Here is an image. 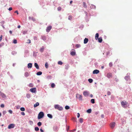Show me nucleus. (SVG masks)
<instances>
[{
	"label": "nucleus",
	"instance_id": "nucleus-7",
	"mask_svg": "<svg viewBox=\"0 0 132 132\" xmlns=\"http://www.w3.org/2000/svg\"><path fill=\"white\" fill-rule=\"evenodd\" d=\"M30 91L32 93H35L36 91V88H32L30 89Z\"/></svg>",
	"mask_w": 132,
	"mask_h": 132
},
{
	"label": "nucleus",
	"instance_id": "nucleus-20",
	"mask_svg": "<svg viewBox=\"0 0 132 132\" xmlns=\"http://www.w3.org/2000/svg\"><path fill=\"white\" fill-rule=\"evenodd\" d=\"M99 34L98 33H97L96 34L95 38L96 40H97L98 38Z\"/></svg>",
	"mask_w": 132,
	"mask_h": 132
},
{
	"label": "nucleus",
	"instance_id": "nucleus-41",
	"mask_svg": "<svg viewBox=\"0 0 132 132\" xmlns=\"http://www.w3.org/2000/svg\"><path fill=\"white\" fill-rule=\"evenodd\" d=\"M20 109L22 111H25V109L23 107L21 108Z\"/></svg>",
	"mask_w": 132,
	"mask_h": 132
},
{
	"label": "nucleus",
	"instance_id": "nucleus-32",
	"mask_svg": "<svg viewBox=\"0 0 132 132\" xmlns=\"http://www.w3.org/2000/svg\"><path fill=\"white\" fill-rule=\"evenodd\" d=\"M83 118H80L79 119V120L80 122L81 123H82L83 122Z\"/></svg>",
	"mask_w": 132,
	"mask_h": 132
},
{
	"label": "nucleus",
	"instance_id": "nucleus-38",
	"mask_svg": "<svg viewBox=\"0 0 132 132\" xmlns=\"http://www.w3.org/2000/svg\"><path fill=\"white\" fill-rule=\"evenodd\" d=\"M55 85L53 83H52L51 85V86L52 88H54L55 87Z\"/></svg>",
	"mask_w": 132,
	"mask_h": 132
},
{
	"label": "nucleus",
	"instance_id": "nucleus-55",
	"mask_svg": "<svg viewBox=\"0 0 132 132\" xmlns=\"http://www.w3.org/2000/svg\"><path fill=\"white\" fill-rule=\"evenodd\" d=\"M8 10L10 11H11L12 10V8L11 7H10L9 9Z\"/></svg>",
	"mask_w": 132,
	"mask_h": 132
},
{
	"label": "nucleus",
	"instance_id": "nucleus-13",
	"mask_svg": "<svg viewBox=\"0 0 132 132\" xmlns=\"http://www.w3.org/2000/svg\"><path fill=\"white\" fill-rule=\"evenodd\" d=\"M29 20H32L33 21H35L36 20L35 18H34L33 17H30V16L29 17Z\"/></svg>",
	"mask_w": 132,
	"mask_h": 132
},
{
	"label": "nucleus",
	"instance_id": "nucleus-54",
	"mask_svg": "<svg viewBox=\"0 0 132 132\" xmlns=\"http://www.w3.org/2000/svg\"><path fill=\"white\" fill-rule=\"evenodd\" d=\"M80 116V114L79 113H78L77 114V117L78 118H79Z\"/></svg>",
	"mask_w": 132,
	"mask_h": 132
},
{
	"label": "nucleus",
	"instance_id": "nucleus-11",
	"mask_svg": "<svg viewBox=\"0 0 132 132\" xmlns=\"http://www.w3.org/2000/svg\"><path fill=\"white\" fill-rule=\"evenodd\" d=\"M99 71L97 70H95L93 71V73L94 74H97L99 72Z\"/></svg>",
	"mask_w": 132,
	"mask_h": 132
},
{
	"label": "nucleus",
	"instance_id": "nucleus-24",
	"mask_svg": "<svg viewBox=\"0 0 132 132\" xmlns=\"http://www.w3.org/2000/svg\"><path fill=\"white\" fill-rule=\"evenodd\" d=\"M92 111V110L91 109H88L87 111V112L88 113H90Z\"/></svg>",
	"mask_w": 132,
	"mask_h": 132
},
{
	"label": "nucleus",
	"instance_id": "nucleus-27",
	"mask_svg": "<svg viewBox=\"0 0 132 132\" xmlns=\"http://www.w3.org/2000/svg\"><path fill=\"white\" fill-rule=\"evenodd\" d=\"M24 75L26 77H28L29 76V73L28 72H26L25 73Z\"/></svg>",
	"mask_w": 132,
	"mask_h": 132
},
{
	"label": "nucleus",
	"instance_id": "nucleus-57",
	"mask_svg": "<svg viewBox=\"0 0 132 132\" xmlns=\"http://www.w3.org/2000/svg\"><path fill=\"white\" fill-rule=\"evenodd\" d=\"M14 13H17V14H19V13L17 11H15L14 12Z\"/></svg>",
	"mask_w": 132,
	"mask_h": 132
},
{
	"label": "nucleus",
	"instance_id": "nucleus-61",
	"mask_svg": "<svg viewBox=\"0 0 132 132\" xmlns=\"http://www.w3.org/2000/svg\"><path fill=\"white\" fill-rule=\"evenodd\" d=\"M109 53H110L109 52H107L106 53L107 55H108Z\"/></svg>",
	"mask_w": 132,
	"mask_h": 132
},
{
	"label": "nucleus",
	"instance_id": "nucleus-31",
	"mask_svg": "<svg viewBox=\"0 0 132 132\" xmlns=\"http://www.w3.org/2000/svg\"><path fill=\"white\" fill-rule=\"evenodd\" d=\"M58 64H60V65H62V64H63V63L61 61H59L58 62Z\"/></svg>",
	"mask_w": 132,
	"mask_h": 132
},
{
	"label": "nucleus",
	"instance_id": "nucleus-8",
	"mask_svg": "<svg viewBox=\"0 0 132 132\" xmlns=\"http://www.w3.org/2000/svg\"><path fill=\"white\" fill-rule=\"evenodd\" d=\"M112 74L111 73H107L106 77L108 78H110L112 77Z\"/></svg>",
	"mask_w": 132,
	"mask_h": 132
},
{
	"label": "nucleus",
	"instance_id": "nucleus-21",
	"mask_svg": "<svg viewBox=\"0 0 132 132\" xmlns=\"http://www.w3.org/2000/svg\"><path fill=\"white\" fill-rule=\"evenodd\" d=\"M98 39V42H99L101 43L102 42V39L101 37H100L99 38H98V39Z\"/></svg>",
	"mask_w": 132,
	"mask_h": 132
},
{
	"label": "nucleus",
	"instance_id": "nucleus-22",
	"mask_svg": "<svg viewBox=\"0 0 132 132\" xmlns=\"http://www.w3.org/2000/svg\"><path fill=\"white\" fill-rule=\"evenodd\" d=\"M47 116L50 118H52L53 117L50 114H47Z\"/></svg>",
	"mask_w": 132,
	"mask_h": 132
},
{
	"label": "nucleus",
	"instance_id": "nucleus-63",
	"mask_svg": "<svg viewBox=\"0 0 132 132\" xmlns=\"http://www.w3.org/2000/svg\"><path fill=\"white\" fill-rule=\"evenodd\" d=\"M90 96L91 97H93V95H92V94H90Z\"/></svg>",
	"mask_w": 132,
	"mask_h": 132
},
{
	"label": "nucleus",
	"instance_id": "nucleus-36",
	"mask_svg": "<svg viewBox=\"0 0 132 132\" xmlns=\"http://www.w3.org/2000/svg\"><path fill=\"white\" fill-rule=\"evenodd\" d=\"M35 130L36 131H38L39 130V128L38 127H35Z\"/></svg>",
	"mask_w": 132,
	"mask_h": 132
},
{
	"label": "nucleus",
	"instance_id": "nucleus-2",
	"mask_svg": "<svg viewBox=\"0 0 132 132\" xmlns=\"http://www.w3.org/2000/svg\"><path fill=\"white\" fill-rule=\"evenodd\" d=\"M44 115V113L43 112H40L38 114V119H40L43 117Z\"/></svg>",
	"mask_w": 132,
	"mask_h": 132
},
{
	"label": "nucleus",
	"instance_id": "nucleus-60",
	"mask_svg": "<svg viewBox=\"0 0 132 132\" xmlns=\"http://www.w3.org/2000/svg\"><path fill=\"white\" fill-rule=\"evenodd\" d=\"M29 123H31L32 124L33 123V122L32 121H31V120L29 121Z\"/></svg>",
	"mask_w": 132,
	"mask_h": 132
},
{
	"label": "nucleus",
	"instance_id": "nucleus-30",
	"mask_svg": "<svg viewBox=\"0 0 132 132\" xmlns=\"http://www.w3.org/2000/svg\"><path fill=\"white\" fill-rule=\"evenodd\" d=\"M91 102L92 103H95V100L94 99H92L91 100Z\"/></svg>",
	"mask_w": 132,
	"mask_h": 132
},
{
	"label": "nucleus",
	"instance_id": "nucleus-39",
	"mask_svg": "<svg viewBox=\"0 0 132 132\" xmlns=\"http://www.w3.org/2000/svg\"><path fill=\"white\" fill-rule=\"evenodd\" d=\"M57 129L58 127L57 126H55L54 127V129L55 130H57Z\"/></svg>",
	"mask_w": 132,
	"mask_h": 132
},
{
	"label": "nucleus",
	"instance_id": "nucleus-18",
	"mask_svg": "<svg viewBox=\"0 0 132 132\" xmlns=\"http://www.w3.org/2000/svg\"><path fill=\"white\" fill-rule=\"evenodd\" d=\"M39 103L38 102H37L35 104H34V108H36V107H37V106H39Z\"/></svg>",
	"mask_w": 132,
	"mask_h": 132
},
{
	"label": "nucleus",
	"instance_id": "nucleus-50",
	"mask_svg": "<svg viewBox=\"0 0 132 132\" xmlns=\"http://www.w3.org/2000/svg\"><path fill=\"white\" fill-rule=\"evenodd\" d=\"M4 105L3 104H1V108H4Z\"/></svg>",
	"mask_w": 132,
	"mask_h": 132
},
{
	"label": "nucleus",
	"instance_id": "nucleus-46",
	"mask_svg": "<svg viewBox=\"0 0 132 132\" xmlns=\"http://www.w3.org/2000/svg\"><path fill=\"white\" fill-rule=\"evenodd\" d=\"M113 64L112 63L110 62L109 63V66L110 67H111L112 66Z\"/></svg>",
	"mask_w": 132,
	"mask_h": 132
},
{
	"label": "nucleus",
	"instance_id": "nucleus-52",
	"mask_svg": "<svg viewBox=\"0 0 132 132\" xmlns=\"http://www.w3.org/2000/svg\"><path fill=\"white\" fill-rule=\"evenodd\" d=\"M129 77L128 76H126L125 77V78L126 79H129Z\"/></svg>",
	"mask_w": 132,
	"mask_h": 132
},
{
	"label": "nucleus",
	"instance_id": "nucleus-17",
	"mask_svg": "<svg viewBox=\"0 0 132 132\" xmlns=\"http://www.w3.org/2000/svg\"><path fill=\"white\" fill-rule=\"evenodd\" d=\"M44 49V46L42 47L40 49V51L41 52H43Z\"/></svg>",
	"mask_w": 132,
	"mask_h": 132
},
{
	"label": "nucleus",
	"instance_id": "nucleus-43",
	"mask_svg": "<svg viewBox=\"0 0 132 132\" xmlns=\"http://www.w3.org/2000/svg\"><path fill=\"white\" fill-rule=\"evenodd\" d=\"M57 9L59 11H60L61 10V8L60 7H59L57 8Z\"/></svg>",
	"mask_w": 132,
	"mask_h": 132
},
{
	"label": "nucleus",
	"instance_id": "nucleus-40",
	"mask_svg": "<svg viewBox=\"0 0 132 132\" xmlns=\"http://www.w3.org/2000/svg\"><path fill=\"white\" fill-rule=\"evenodd\" d=\"M26 97L28 98H29L30 97V95L29 94H27L26 95Z\"/></svg>",
	"mask_w": 132,
	"mask_h": 132
},
{
	"label": "nucleus",
	"instance_id": "nucleus-34",
	"mask_svg": "<svg viewBox=\"0 0 132 132\" xmlns=\"http://www.w3.org/2000/svg\"><path fill=\"white\" fill-rule=\"evenodd\" d=\"M80 46V44H76L75 46V47L77 48H78Z\"/></svg>",
	"mask_w": 132,
	"mask_h": 132
},
{
	"label": "nucleus",
	"instance_id": "nucleus-12",
	"mask_svg": "<svg viewBox=\"0 0 132 132\" xmlns=\"http://www.w3.org/2000/svg\"><path fill=\"white\" fill-rule=\"evenodd\" d=\"M0 95L3 98H5L6 97V96L4 93L0 92Z\"/></svg>",
	"mask_w": 132,
	"mask_h": 132
},
{
	"label": "nucleus",
	"instance_id": "nucleus-56",
	"mask_svg": "<svg viewBox=\"0 0 132 132\" xmlns=\"http://www.w3.org/2000/svg\"><path fill=\"white\" fill-rule=\"evenodd\" d=\"M71 19V16H69L68 17V19L70 20Z\"/></svg>",
	"mask_w": 132,
	"mask_h": 132
},
{
	"label": "nucleus",
	"instance_id": "nucleus-3",
	"mask_svg": "<svg viewBox=\"0 0 132 132\" xmlns=\"http://www.w3.org/2000/svg\"><path fill=\"white\" fill-rule=\"evenodd\" d=\"M15 127L14 124H11L9 125L8 128L9 129L13 128Z\"/></svg>",
	"mask_w": 132,
	"mask_h": 132
},
{
	"label": "nucleus",
	"instance_id": "nucleus-59",
	"mask_svg": "<svg viewBox=\"0 0 132 132\" xmlns=\"http://www.w3.org/2000/svg\"><path fill=\"white\" fill-rule=\"evenodd\" d=\"M40 130L41 132H44L43 130V129H42L41 128L40 129Z\"/></svg>",
	"mask_w": 132,
	"mask_h": 132
},
{
	"label": "nucleus",
	"instance_id": "nucleus-64",
	"mask_svg": "<svg viewBox=\"0 0 132 132\" xmlns=\"http://www.w3.org/2000/svg\"><path fill=\"white\" fill-rule=\"evenodd\" d=\"M10 32V33L11 34L12 33V31L11 30H10L9 31Z\"/></svg>",
	"mask_w": 132,
	"mask_h": 132
},
{
	"label": "nucleus",
	"instance_id": "nucleus-19",
	"mask_svg": "<svg viewBox=\"0 0 132 132\" xmlns=\"http://www.w3.org/2000/svg\"><path fill=\"white\" fill-rule=\"evenodd\" d=\"M76 52L75 51H72L71 52L70 54L72 56H74L75 55Z\"/></svg>",
	"mask_w": 132,
	"mask_h": 132
},
{
	"label": "nucleus",
	"instance_id": "nucleus-4",
	"mask_svg": "<svg viewBox=\"0 0 132 132\" xmlns=\"http://www.w3.org/2000/svg\"><path fill=\"white\" fill-rule=\"evenodd\" d=\"M83 94L84 96H88L89 94V93L88 92L84 91L83 92Z\"/></svg>",
	"mask_w": 132,
	"mask_h": 132
},
{
	"label": "nucleus",
	"instance_id": "nucleus-28",
	"mask_svg": "<svg viewBox=\"0 0 132 132\" xmlns=\"http://www.w3.org/2000/svg\"><path fill=\"white\" fill-rule=\"evenodd\" d=\"M45 66L46 68H47L48 67V65L47 62H46L45 65Z\"/></svg>",
	"mask_w": 132,
	"mask_h": 132
},
{
	"label": "nucleus",
	"instance_id": "nucleus-5",
	"mask_svg": "<svg viewBox=\"0 0 132 132\" xmlns=\"http://www.w3.org/2000/svg\"><path fill=\"white\" fill-rule=\"evenodd\" d=\"M115 123L114 122H113L111 123L110 124V127L112 128H113L115 127Z\"/></svg>",
	"mask_w": 132,
	"mask_h": 132
},
{
	"label": "nucleus",
	"instance_id": "nucleus-16",
	"mask_svg": "<svg viewBox=\"0 0 132 132\" xmlns=\"http://www.w3.org/2000/svg\"><path fill=\"white\" fill-rule=\"evenodd\" d=\"M32 64L31 63H29L28 64V68H31L32 67Z\"/></svg>",
	"mask_w": 132,
	"mask_h": 132
},
{
	"label": "nucleus",
	"instance_id": "nucleus-23",
	"mask_svg": "<svg viewBox=\"0 0 132 132\" xmlns=\"http://www.w3.org/2000/svg\"><path fill=\"white\" fill-rule=\"evenodd\" d=\"M90 7L92 9H95L96 8L95 6L93 4H91Z\"/></svg>",
	"mask_w": 132,
	"mask_h": 132
},
{
	"label": "nucleus",
	"instance_id": "nucleus-58",
	"mask_svg": "<svg viewBox=\"0 0 132 132\" xmlns=\"http://www.w3.org/2000/svg\"><path fill=\"white\" fill-rule=\"evenodd\" d=\"M101 117L102 118H104V116L103 114H102L101 116Z\"/></svg>",
	"mask_w": 132,
	"mask_h": 132
},
{
	"label": "nucleus",
	"instance_id": "nucleus-1",
	"mask_svg": "<svg viewBox=\"0 0 132 132\" xmlns=\"http://www.w3.org/2000/svg\"><path fill=\"white\" fill-rule=\"evenodd\" d=\"M54 108L55 109H57L60 111L62 110L63 109L62 107L60 106L59 105H55Z\"/></svg>",
	"mask_w": 132,
	"mask_h": 132
},
{
	"label": "nucleus",
	"instance_id": "nucleus-53",
	"mask_svg": "<svg viewBox=\"0 0 132 132\" xmlns=\"http://www.w3.org/2000/svg\"><path fill=\"white\" fill-rule=\"evenodd\" d=\"M21 114L23 116H24L25 115V114L24 112H21Z\"/></svg>",
	"mask_w": 132,
	"mask_h": 132
},
{
	"label": "nucleus",
	"instance_id": "nucleus-10",
	"mask_svg": "<svg viewBox=\"0 0 132 132\" xmlns=\"http://www.w3.org/2000/svg\"><path fill=\"white\" fill-rule=\"evenodd\" d=\"M78 96V98L79 100H82V96L81 95H80L78 94H76V97H77V96Z\"/></svg>",
	"mask_w": 132,
	"mask_h": 132
},
{
	"label": "nucleus",
	"instance_id": "nucleus-14",
	"mask_svg": "<svg viewBox=\"0 0 132 132\" xmlns=\"http://www.w3.org/2000/svg\"><path fill=\"white\" fill-rule=\"evenodd\" d=\"M34 65L37 69H39V67L37 63H35Z\"/></svg>",
	"mask_w": 132,
	"mask_h": 132
},
{
	"label": "nucleus",
	"instance_id": "nucleus-48",
	"mask_svg": "<svg viewBox=\"0 0 132 132\" xmlns=\"http://www.w3.org/2000/svg\"><path fill=\"white\" fill-rule=\"evenodd\" d=\"M111 94V93L110 92H109V91H108L107 92V94L108 95H110Z\"/></svg>",
	"mask_w": 132,
	"mask_h": 132
},
{
	"label": "nucleus",
	"instance_id": "nucleus-62",
	"mask_svg": "<svg viewBox=\"0 0 132 132\" xmlns=\"http://www.w3.org/2000/svg\"><path fill=\"white\" fill-rule=\"evenodd\" d=\"M21 27V26L20 25H19L18 26V28H20Z\"/></svg>",
	"mask_w": 132,
	"mask_h": 132
},
{
	"label": "nucleus",
	"instance_id": "nucleus-6",
	"mask_svg": "<svg viewBox=\"0 0 132 132\" xmlns=\"http://www.w3.org/2000/svg\"><path fill=\"white\" fill-rule=\"evenodd\" d=\"M121 103L122 106L123 107H125V106L127 105V103L126 101L125 102L122 101L121 102Z\"/></svg>",
	"mask_w": 132,
	"mask_h": 132
},
{
	"label": "nucleus",
	"instance_id": "nucleus-26",
	"mask_svg": "<svg viewBox=\"0 0 132 132\" xmlns=\"http://www.w3.org/2000/svg\"><path fill=\"white\" fill-rule=\"evenodd\" d=\"M83 5L84 7L85 8H87V5L86 4V3H85L84 2H83Z\"/></svg>",
	"mask_w": 132,
	"mask_h": 132
},
{
	"label": "nucleus",
	"instance_id": "nucleus-9",
	"mask_svg": "<svg viewBox=\"0 0 132 132\" xmlns=\"http://www.w3.org/2000/svg\"><path fill=\"white\" fill-rule=\"evenodd\" d=\"M52 28V27L51 26H48L47 28L46 29V31L49 32Z\"/></svg>",
	"mask_w": 132,
	"mask_h": 132
},
{
	"label": "nucleus",
	"instance_id": "nucleus-45",
	"mask_svg": "<svg viewBox=\"0 0 132 132\" xmlns=\"http://www.w3.org/2000/svg\"><path fill=\"white\" fill-rule=\"evenodd\" d=\"M27 31H22V33L24 35L27 33Z\"/></svg>",
	"mask_w": 132,
	"mask_h": 132
},
{
	"label": "nucleus",
	"instance_id": "nucleus-35",
	"mask_svg": "<svg viewBox=\"0 0 132 132\" xmlns=\"http://www.w3.org/2000/svg\"><path fill=\"white\" fill-rule=\"evenodd\" d=\"M37 125L38 126H40L42 125V123L40 122H38L37 123Z\"/></svg>",
	"mask_w": 132,
	"mask_h": 132
},
{
	"label": "nucleus",
	"instance_id": "nucleus-44",
	"mask_svg": "<svg viewBox=\"0 0 132 132\" xmlns=\"http://www.w3.org/2000/svg\"><path fill=\"white\" fill-rule=\"evenodd\" d=\"M29 86L30 87H32L33 86V84L32 83H30L29 84Z\"/></svg>",
	"mask_w": 132,
	"mask_h": 132
},
{
	"label": "nucleus",
	"instance_id": "nucleus-25",
	"mask_svg": "<svg viewBox=\"0 0 132 132\" xmlns=\"http://www.w3.org/2000/svg\"><path fill=\"white\" fill-rule=\"evenodd\" d=\"M42 74V72L39 71L37 72V75H40Z\"/></svg>",
	"mask_w": 132,
	"mask_h": 132
},
{
	"label": "nucleus",
	"instance_id": "nucleus-29",
	"mask_svg": "<svg viewBox=\"0 0 132 132\" xmlns=\"http://www.w3.org/2000/svg\"><path fill=\"white\" fill-rule=\"evenodd\" d=\"M42 39L44 40H46V37L44 36H42Z\"/></svg>",
	"mask_w": 132,
	"mask_h": 132
},
{
	"label": "nucleus",
	"instance_id": "nucleus-42",
	"mask_svg": "<svg viewBox=\"0 0 132 132\" xmlns=\"http://www.w3.org/2000/svg\"><path fill=\"white\" fill-rule=\"evenodd\" d=\"M17 41L16 39H14L13 41V43L14 44H15L17 43Z\"/></svg>",
	"mask_w": 132,
	"mask_h": 132
},
{
	"label": "nucleus",
	"instance_id": "nucleus-37",
	"mask_svg": "<svg viewBox=\"0 0 132 132\" xmlns=\"http://www.w3.org/2000/svg\"><path fill=\"white\" fill-rule=\"evenodd\" d=\"M70 108V107L68 106H66L65 107V108L66 110L69 109Z\"/></svg>",
	"mask_w": 132,
	"mask_h": 132
},
{
	"label": "nucleus",
	"instance_id": "nucleus-49",
	"mask_svg": "<svg viewBox=\"0 0 132 132\" xmlns=\"http://www.w3.org/2000/svg\"><path fill=\"white\" fill-rule=\"evenodd\" d=\"M8 112L10 114H12L13 112L11 110H9Z\"/></svg>",
	"mask_w": 132,
	"mask_h": 132
},
{
	"label": "nucleus",
	"instance_id": "nucleus-47",
	"mask_svg": "<svg viewBox=\"0 0 132 132\" xmlns=\"http://www.w3.org/2000/svg\"><path fill=\"white\" fill-rule=\"evenodd\" d=\"M34 39L35 40H37V38L36 36H34Z\"/></svg>",
	"mask_w": 132,
	"mask_h": 132
},
{
	"label": "nucleus",
	"instance_id": "nucleus-15",
	"mask_svg": "<svg viewBox=\"0 0 132 132\" xmlns=\"http://www.w3.org/2000/svg\"><path fill=\"white\" fill-rule=\"evenodd\" d=\"M88 38H85L84 40V43L85 44H86L88 42Z\"/></svg>",
	"mask_w": 132,
	"mask_h": 132
},
{
	"label": "nucleus",
	"instance_id": "nucleus-33",
	"mask_svg": "<svg viewBox=\"0 0 132 132\" xmlns=\"http://www.w3.org/2000/svg\"><path fill=\"white\" fill-rule=\"evenodd\" d=\"M88 81L90 83H92L93 81V80L91 79H88Z\"/></svg>",
	"mask_w": 132,
	"mask_h": 132
},
{
	"label": "nucleus",
	"instance_id": "nucleus-51",
	"mask_svg": "<svg viewBox=\"0 0 132 132\" xmlns=\"http://www.w3.org/2000/svg\"><path fill=\"white\" fill-rule=\"evenodd\" d=\"M2 35H1L0 36V42L1 41L2 39Z\"/></svg>",
	"mask_w": 132,
	"mask_h": 132
}]
</instances>
